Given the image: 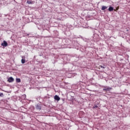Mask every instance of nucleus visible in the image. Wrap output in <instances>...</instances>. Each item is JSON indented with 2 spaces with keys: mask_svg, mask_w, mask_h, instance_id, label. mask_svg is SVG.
I'll list each match as a JSON object with an SVG mask.
<instances>
[{
  "mask_svg": "<svg viewBox=\"0 0 130 130\" xmlns=\"http://www.w3.org/2000/svg\"><path fill=\"white\" fill-rule=\"evenodd\" d=\"M21 63H25V57H22V59H21Z\"/></svg>",
  "mask_w": 130,
  "mask_h": 130,
  "instance_id": "8",
  "label": "nucleus"
},
{
  "mask_svg": "<svg viewBox=\"0 0 130 130\" xmlns=\"http://www.w3.org/2000/svg\"><path fill=\"white\" fill-rule=\"evenodd\" d=\"M108 10L109 11V12H112V11H113V7H110L109 8Z\"/></svg>",
  "mask_w": 130,
  "mask_h": 130,
  "instance_id": "5",
  "label": "nucleus"
},
{
  "mask_svg": "<svg viewBox=\"0 0 130 130\" xmlns=\"http://www.w3.org/2000/svg\"><path fill=\"white\" fill-rule=\"evenodd\" d=\"M14 81H15V80L12 77H11L8 79V82H9V83H13V82H14Z\"/></svg>",
  "mask_w": 130,
  "mask_h": 130,
  "instance_id": "1",
  "label": "nucleus"
},
{
  "mask_svg": "<svg viewBox=\"0 0 130 130\" xmlns=\"http://www.w3.org/2000/svg\"><path fill=\"white\" fill-rule=\"evenodd\" d=\"M39 109H41V108H39Z\"/></svg>",
  "mask_w": 130,
  "mask_h": 130,
  "instance_id": "13",
  "label": "nucleus"
},
{
  "mask_svg": "<svg viewBox=\"0 0 130 130\" xmlns=\"http://www.w3.org/2000/svg\"><path fill=\"white\" fill-rule=\"evenodd\" d=\"M16 83H21V79L20 78H16Z\"/></svg>",
  "mask_w": 130,
  "mask_h": 130,
  "instance_id": "6",
  "label": "nucleus"
},
{
  "mask_svg": "<svg viewBox=\"0 0 130 130\" xmlns=\"http://www.w3.org/2000/svg\"><path fill=\"white\" fill-rule=\"evenodd\" d=\"M98 108V106H94L93 107V108Z\"/></svg>",
  "mask_w": 130,
  "mask_h": 130,
  "instance_id": "12",
  "label": "nucleus"
},
{
  "mask_svg": "<svg viewBox=\"0 0 130 130\" xmlns=\"http://www.w3.org/2000/svg\"><path fill=\"white\" fill-rule=\"evenodd\" d=\"M26 3L28 5H31V4H32V1H27Z\"/></svg>",
  "mask_w": 130,
  "mask_h": 130,
  "instance_id": "9",
  "label": "nucleus"
},
{
  "mask_svg": "<svg viewBox=\"0 0 130 130\" xmlns=\"http://www.w3.org/2000/svg\"><path fill=\"white\" fill-rule=\"evenodd\" d=\"M54 99L55 100H56L57 101H59L60 100V98H59V96H58V95H56L54 96Z\"/></svg>",
  "mask_w": 130,
  "mask_h": 130,
  "instance_id": "3",
  "label": "nucleus"
},
{
  "mask_svg": "<svg viewBox=\"0 0 130 130\" xmlns=\"http://www.w3.org/2000/svg\"><path fill=\"white\" fill-rule=\"evenodd\" d=\"M106 9H107V7L103 6H102V10L104 11V10H106Z\"/></svg>",
  "mask_w": 130,
  "mask_h": 130,
  "instance_id": "7",
  "label": "nucleus"
},
{
  "mask_svg": "<svg viewBox=\"0 0 130 130\" xmlns=\"http://www.w3.org/2000/svg\"><path fill=\"white\" fill-rule=\"evenodd\" d=\"M111 89H112V88L110 87H105L103 89L104 91H109V90H111Z\"/></svg>",
  "mask_w": 130,
  "mask_h": 130,
  "instance_id": "4",
  "label": "nucleus"
},
{
  "mask_svg": "<svg viewBox=\"0 0 130 130\" xmlns=\"http://www.w3.org/2000/svg\"><path fill=\"white\" fill-rule=\"evenodd\" d=\"M3 96H4V93H0V97H2Z\"/></svg>",
  "mask_w": 130,
  "mask_h": 130,
  "instance_id": "11",
  "label": "nucleus"
},
{
  "mask_svg": "<svg viewBox=\"0 0 130 130\" xmlns=\"http://www.w3.org/2000/svg\"><path fill=\"white\" fill-rule=\"evenodd\" d=\"M1 45L2 46H4V47H7V46L8 45V43L6 41H4L3 43L1 44Z\"/></svg>",
  "mask_w": 130,
  "mask_h": 130,
  "instance_id": "2",
  "label": "nucleus"
},
{
  "mask_svg": "<svg viewBox=\"0 0 130 130\" xmlns=\"http://www.w3.org/2000/svg\"><path fill=\"white\" fill-rule=\"evenodd\" d=\"M100 68H101V69H105V67H104L102 66H100Z\"/></svg>",
  "mask_w": 130,
  "mask_h": 130,
  "instance_id": "10",
  "label": "nucleus"
}]
</instances>
